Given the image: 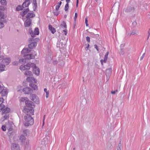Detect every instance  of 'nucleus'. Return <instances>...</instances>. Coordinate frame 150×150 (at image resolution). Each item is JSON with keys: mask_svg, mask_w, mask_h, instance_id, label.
Wrapping results in <instances>:
<instances>
[{"mask_svg": "<svg viewBox=\"0 0 150 150\" xmlns=\"http://www.w3.org/2000/svg\"><path fill=\"white\" fill-rule=\"evenodd\" d=\"M31 51V50H29L28 48H25L23 49L21 52L22 53H27L29 52H30Z\"/></svg>", "mask_w": 150, "mask_h": 150, "instance_id": "a878e982", "label": "nucleus"}, {"mask_svg": "<svg viewBox=\"0 0 150 150\" xmlns=\"http://www.w3.org/2000/svg\"><path fill=\"white\" fill-rule=\"evenodd\" d=\"M53 13H54V14L56 16H57L59 14V12L58 11H54L53 12Z\"/></svg>", "mask_w": 150, "mask_h": 150, "instance_id": "c03bdc74", "label": "nucleus"}, {"mask_svg": "<svg viewBox=\"0 0 150 150\" xmlns=\"http://www.w3.org/2000/svg\"><path fill=\"white\" fill-rule=\"evenodd\" d=\"M26 106L23 108V111L25 113H28L32 114H34V110L33 109L34 106V103L30 100H26L25 101Z\"/></svg>", "mask_w": 150, "mask_h": 150, "instance_id": "f257e3e1", "label": "nucleus"}, {"mask_svg": "<svg viewBox=\"0 0 150 150\" xmlns=\"http://www.w3.org/2000/svg\"><path fill=\"white\" fill-rule=\"evenodd\" d=\"M34 79V78L32 77H28L26 79V80L27 81H32L33 80V79Z\"/></svg>", "mask_w": 150, "mask_h": 150, "instance_id": "58836bf2", "label": "nucleus"}, {"mask_svg": "<svg viewBox=\"0 0 150 150\" xmlns=\"http://www.w3.org/2000/svg\"><path fill=\"white\" fill-rule=\"evenodd\" d=\"M25 113L26 115L24 117L25 122L24 124V126L26 127H28L30 125H33L34 123V120L31 116V115H33L34 114H32L30 113V114L28 113Z\"/></svg>", "mask_w": 150, "mask_h": 150, "instance_id": "f03ea898", "label": "nucleus"}, {"mask_svg": "<svg viewBox=\"0 0 150 150\" xmlns=\"http://www.w3.org/2000/svg\"><path fill=\"white\" fill-rule=\"evenodd\" d=\"M148 34L147 37V40L149 39V37L150 35V28L149 29L148 33Z\"/></svg>", "mask_w": 150, "mask_h": 150, "instance_id": "4d7b16f0", "label": "nucleus"}, {"mask_svg": "<svg viewBox=\"0 0 150 150\" xmlns=\"http://www.w3.org/2000/svg\"><path fill=\"white\" fill-rule=\"evenodd\" d=\"M90 34L91 35H93L94 36H95L94 38H97L99 36V35L98 34H95L92 32L90 33Z\"/></svg>", "mask_w": 150, "mask_h": 150, "instance_id": "4c0bfd02", "label": "nucleus"}, {"mask_svg": "<svg viewBox=\"0 0 150 150\" xmlns=\"http://www.w3.org/2000/svg\"><path fill=\"white\" fill-rule=\"evenodd\" d=\"M3 58V56H0V60H1Z\"/></svg>", "mask_w": 150, "mask_h": 150, "instance_id": "69168bd1", "label": "nucleus"}, {"mask_svg": "<svg viewBox=\"0 0 150 150\" xmlns=\"http://www.w3.org/2000/svg\"><path fill=\"white\" fill-rule=\"evenodd\" d=\"M1 15H1L2 16H0L1 17L0 19H4V16H5V15H4V13H2Z\"/></svg>", "mask_w": 150, "mask_h": 150, "instance_id": "864d4df0", "label": "nucleus"}, {"mask_svg": "<svg viewBox=\"0 0 150 150\" xmlns=\"http://www.w3.org/2000/svg\"><path fill=\"white\" fill-rule=\"evenodd\" d=\"M28 33L31 35L32 38H33L36 35H38L39 34V29L38 28H36L35 29L34 33L31 30H28Z\"/></svg>", "mask_w": 150, "mask_h": 150, "instance_id": "39448f33", "label": "nucleus"}, {"mask_svg": "<svg viewBox=\"0 0 150 150\" xmlns=\"http://www.w3.org/2000/svg\"><path fill=\"white\" fill-rule=\"evenodd\" d=\"M29 11V8L25 9L22 13H21V15L22 17H24L26 14L27 12Z\"/></svg>", "mask_w": 150, "mask_h": 150, "instance_id": "412c9836", "label": "nucleus"}, {"mask_svg": "<svg viewBox=\"0 0 150 150\" xmlns=\"http://www.w3.org/2000/svg\"><path fill=\"white\" fill-rule=\"evenodd\" d=\"M39 40L38 38H30L29 39V42L30 43L28 45V47L31 49L35 48L37 46V42Z\"/></svg>", "mask_w": 150, "mask_h": 150, "instance_id": "7ed1b4c3", "label": "nucleus"}, {"mask_svg": "<svg viewBox=\"0 0 150 150\" xmlns=\"http://www.w3.org/2000/svg\"><path fill=\"white\" fill-rule=\"evenodd\" d=\"M32 67L33 68V73L37 76H38L40 74L39 69L37 67L35 64L34 63L33 64Z\"/></svg>", "mask_w": 150, "mask_h": 150, "instance_id": "423d86ee", "label": "nucleus"}, {"mask_svg": "<svg viewBox=\"0 0 150 150\" xmlns=\"http://www.w3.org/2000/svg\"><path fill=\"white\" fill-rule=\"evenodd\" d=\"M49 29L52 34H54L56 32L55 29L51 25H49Z\"/></svg>", "mask_w": 150, "mask_h": 150, "instance_id": "4be33fe9", "label": "nucleus"}, {"mask_svg": "<svg viewBox=\"0 0 150 150\" xmlns=\"http://www.w3.org/2000/svg\"><path fill=\"white\" fill-rule=\"evenodd\" d=\"M88 23L87 18H85V23Z\"/></svg>", "mask_w": 150, "mask_h": 150, "instance_id": "338daca9", "label": "nucleus"}, {"mask_svg": "<svg viewBox=\"0 0 150 150\" xmlns=\"http://www.w3.org/2000/svg\"><path fill=\"white\" fill-rule=\"evenodd\" d=\"M69 7V4L68 3H67L65 6L64 10L65 11H67L68 10Z\"/></svg>", "mask_w": 150, "mask_h": 150, "instance_id": "c9c22d12", "label": "nucleus"}, {"mask_svg": "<svg viewBox=\"0 0 150 150\" xmlns=\"http://www.w3.org/2000/svg\"><path fill=\"white\" fill-rule=\"evenodd\" d=\"M32 54H26L23 55V57L26 59H34L35 58L34 56H32Z\"/></svg>", "mask_w": 150, "mask_h": 150, "instance_id": "4468645a", "label": "nucleus"}, {"mask_svg": "<svg viewBox=\"0 0 150 150\" xmlns=\"http://www.w3.org/2000/svg\"><path fill=\"white\" fill-rule=\"evenodd\" d=\"M23 133L24 134V135L25 136H27L28 134H29V130L28 129H25V130H24L23 131Z\"/></svg>", "mask_w": 150, "mask_h": 150, "instance_id": "473e14b6", "label": "nucleus"}, {"mask_svg": "<svg viewBox=\"0 0 150 150\" xmlns=\"http://www.w3.org/2000/svg\"><path fill=\"white\" fill-rule=\"evenodd\" d=\"M6 8V7H5L3 6H0V10L1 11H4Z\"/></svg>", "mask_w": 150, "mask_h": 150, "instance_id": "a19ab883", "label": "nucleus"}, {"mask_svg": "<svg viewBox=\"0 0 150 150\" xmlns=\"http://www.w3.org/2000/svg\"><path fill=\"white\" fill-rule=\"evenodd\" d=\"M0 21L1 22L3 23H6L7 22L6 19H4H4H0Z\"/></svg>", "mask_w": 150, "mask_h": 150, "instance_id": "ea45409f", "label": "nucleus"}, {"mask_svg": "<svg viewBox=\"0 0 150 150\" xmlns=\"http://www.w3.org/2000/svg\"><path fill=\"white\" fill-rule=\"evenodd\" d=\"M135 8L134 6H128L126 8H125L124 10L126 13H129L130 12H133L135 10Z\"/></svg>", "mask_w": 150, "mask_h": 150, "instance_id": "0eeeda50", "label": "nucleus"}, {"mask_svg": "<svg viewBox=\"0 0 150 150\" xmlns=\"http://www.w3.org/2000/svg\"><path fill=\"white\" fill-rule=\"evenodd\" d=\"M4 120H6L9 118V116L8 115H6L4 116Z\"/></svg>", "mask_w": 150, "mask_h": 150, "instance_id": "a18cd8bd", "label": "nucleus"}, {"mask_svg": "<svg viewBox=\"0 0 150 150\" xmlns=\"http://www.w3.org/2000/svg\"><path fill=\"white\" fill-rule=\"evenodd\" d=\"M1 129L3 131H5L6 130L5 126L3 125L1 127Z\"/></svg>", "mask_w": 150, "mask_h": 150, "instance_id": "49530a36", "label": "nucleus"}, {"mask_svg": "<svg viewBox=\"0 0 150 150\" xmlns=\"http://www.w3.org/2000/svg\"><path fill=\"white\" fill-rule=\"evenodd\" d=\"M77 17V14L76 13L75 14V16L74 18V21H76V19Z\"/></svg>", "mask_w": 150, "mask_h": 150, "instance_id": "8fccbe9b", "label": "nucleus"}, {"mask_svg": "<svg viewBox=\"0 0 150 150\" xmlns=\"http://www.w3.org/2000/svg\"><path fill=\"white\" fill-rule=\"evenodd\" d=\"M94 47L97 50V51H98L99 49H98V47L97 45L95 44L94 45Z\"/></svg>", "mask_w": 150, "mask_h": 150, "instance_id": "3c124183", "label": "nucleus"}, {"mask_svg": "<svg viewBox=\"0 0 150 150\" xmlns=\"http://www.w3.org/2000/svg\"><path fill=\"white\" fill-rule=\"evenodd\" d=\"M11 150H20V148L19 145L16 144H12L11 146Z\"/></svg>", "mask_w": 150, "mask_h": 150, "instance_id": "9d476101", "label": "nucleus"}, {"mask_svg": "<svg viewBox=\"0 0 150 150\" xmlns=\"http://www.w3.org/2000/svg\"><path fill=\"white\" fill-rule=\"evenodd\" d=\"M29 86L32 87L34 90H38V87L36 84L33 83H30L29 84Z\"/></svg>", "mask_w": 150, "mask_h": 150, "instance_id": "5701e85b", "label": "nucleus"}, {"mask_svg": "<svg viewBox=\"0 0 150 150\" xmlns=\"http://www.w3.org/2000/svg\"><path fill=\"white\" fill-rule=\"evenodd\" d=\"M5 67V64H0V68H2V69H0V72H2L4 70V68Z\"/></svg>", "mask_w": 150, "mask_h": 150, "instance_id": "c756f323", "label": "nucleus"}, {"mask_svg": "<svg viewBox=\"0 0 150 150\" xmlns=\"http://www.w3.org/2000/svg\"><path fill=\"white\" fill-rule=\"evenodd\" d=\"M86 47L85 49L86 50H88V48L89 46V45L88 44H86Z\"/></svg>", "mask_w": 150, "mask_h": 150, "instance_id": "603ef678", "label": "nucleus"}, {"mask_svg": "<svg viewBox=\"0 0 150 150\" xmlns=\"http://www.w3.org/2000/svg\"><path fill=\"white\" fill-rule=\"evenodd\" d=\"M26 60L24 58V59H20L19 60V62L20 63L22 64L25 63L26 62Z\"/></svg>", "mask_w": 150, "mask_h": 150, "instance_id": "7c9ffc66", "label": "nucleus"}, {"mask_svg": "<svg viewBox=\"0 0 150 150\" xmlns=\"http://www.w3.org/2000/svg\"><path fill=\"white\" fill-rule=\"evenodd\" d=\"M7 94L8 92L6 89H4V88H3V90L1 91V93H0V94L2 96H5L7 95Z\"/></svg>", "mask_w": 150, "mask_h": 150, "instance_id": "aec40b11", "label": "nucleus"}, {"mask_svg": "<svg viewBox=\"0 0 150 150\" xmlns=\"http://www.w3.org/2000/svg\"><path fill=\"white\" fill-rule=\"evenodd\" d=\"M123 50V49H122V48H121V50L119 52V54H120L123 55L124 54V52Z\"/></svg>", "mask_w": 150, "mask_h": 150, "instance_id": "79ce46f5", "label": "nucleus"}, {"mask_svg": "<svg viewBox=\"0 0 150 150\" xmlns=\"http://www.w3.org/2000/svg\"><path fill=\"white\" fill-rule=\"evenodd\" d=\"M3 101L4 99L3 98H0V112L1 111L2 109L5 107V105L2 104Z\"/></svg>", "mask_w": 150, "mask_h": 150, "instance_id": "a211bd4d", "label": "nucleus"}, {"mask_svg": "<svg viewBox=\"0 0 150 150\" xmlns=\"http://www.w3.org/2000/svg\"><path fill=\"white\" fill-rule=\"evenodd\" d=\"M33 64L32 63H29L26 65H22L20 66L19 69L22 70H29L30 67H32Z\"/></svg>", "mask_w": 150, "mask_h": 150, "instance_id": "20e7f679", "label": "nucleus"}, {"mask_svg": "<svg viewBox=\"0 0 150 150\" xmlns=\"http://www.w3.org/2000/svg\"><path fill=\"white\" fill-rule=\"evenodd\" d=\"M4 26V25L3 23L0 21V29L1 28Z\"/></svg>", "mask_w": 150, "mask_h": 150, "instance_id": "de8ad7c7", "label": "nucleus"}, {"mask_svg": "<svg viewBox=\"0 0 150 150\" xmlns=\"http://www.w3.org/2000/svg\"><path fill=\"white\" fill-rule=\"evenodd\" d=\"M125 45L124 44H121L120 46V47H123L125 46Z\"/></svg>", "mask_w": 150, "mask_h": 150, "instance_id": "680f3d73", "label": "nucleus"}, {"mask_svg": "<svg viewBox=\"0 0 150 150\" xmlns=\"http://www.w3.org/2000/svg\"><path fill=\"white\" fill-rule=\"evenodd\" d=\"M111 93L112 94H115L116 93L115 91H112L111 92Z\"/></svg>", "mask_w": 150, "mask_h": 150, "instance_id": "0e129e2a", "label": "nucleus"}, {"mask_svg": "<svg viewBox=\"0 0 150 150\" xmlns=\"http://www.w3.org/2000/svg\"><path fill=\"white\" fill-rule=\"evenodd\" d=\"M63 31L64 32V34L65 35H66L67 33V30L65 29L63 30Z\"/></svg>", "mask_w": 150, "mask_h": 150, "instance_id": "052dcab7", "label": "nucleus"}, {"mask_svg": "<svg viewBox=\"0 0 150 150\" xmlns=\"http://www.w3.org/2000/svg\"><path fill=\"white\" fill-rule=\"evenodd\" d=\"M23 8L22 6H21V5H18L16 8V10L17 11L21 10H23Z\"/></svg>", "mask_w": 150, "mask_h": 150, "instance_id": "2f4dec72", "label": "nucleus"}, {"mask_svg": "<svg viewBox=\"0 0 150 150\" xmlns=\"http://www.w3.org/2000/svg\"><path fill=\"white\" fill-rule=\"evenodd\" d=\"M32 74V72H31V71H25V72L24 73V75L26 76H30Z\"/></svg>", "mask_w": 150, "mask_h": 150, "instance_id": "c85d7f7f", "label": "nucleus"}, {"mask_svg": "<svg viewBox=\"0 0 150 150\" xmlns=\"http://www.w3.org/2000/svg\"><path fill=\"white\" fill-rule=\"evenodd\" d=\"M33 7L34 8V7H35V8H33V10L34 11H35L37 7V3L36 0H33Z\"/></svg>", "mask_w": 150, "mask_h": 150, "instance_id": "b1692460", "label": "nucleus"}, {"mask_svg": "<svg viewBox=\"0 0 150 150\" xmlns=\"http://www.w3.org/2000/svg\"><path fill=\"white\" fill-rule=\"evenodd\" d=\"M1 3L2 5H6L7 4V2L6 0H1Z\"/></svg>", "mask_w": 150, "mask_h": 150, "instance_id": "e433bc0d", "label": "nucleus"}, {"mask_svg": "<svg viewBox=\"0 0 150 150\" xmlns=\"http://www.w3.org/2000/svg\"><path fill=\"white\" fill-rule=\"evenodd\" d=\"M112 71L111 68H109L107 69L106 70V75L107 78H108V79H109L110 76L111 74Z\"/></svg>", "mask_w": 150, "mask_h": 150, "instance_id": "2eb2a0df", "label": "nucleus"}, {"mask_svg": "<svg viewBox=\"0 0 150 150\" xmlns=\"http://www.w3.org/2000/svg\"><path fill=\"white\" fill-rule=\"evenodd\" d=\"M27 99V98H21V100L22 102H24L25 101H26L27 100H26V99Z\"/></svg>", "mask_w": 150, "mask_h": 150, "instance_id": "37998d69", "label": "nucleus"}, {"mask_svg": "<svg viewBox=\"0 0 150 150\" xmlns=\"http://www.w3.org/2000/svg\"><path fill=\"white\" fill-rule=\"evenodd\" d=\"M10 109L9 108L6 107L5 106L2 109V114H5L7 113H9L10 111Z\"/></svg>", "mask_w": 150, "mask_h": 150, "instance_id": "ddd939ff", "label": "nucleus"}, {"mask_svg": "<svg viewBox=\"0 0 150 150\" xmlns=\"http://www.w3.org/2000/svg\"><path fill=\"white\" fill-rule=\"evenodd\" d=\"M21 86H18L17 87V90L18 92L19 91L21 90Z\"/></svg>", "mask_w": 150, "mask_h": 150, "instance_id": "09e8293b", "label": "nucleus"}, {"mask_svg": "<svg viewBox=\"0 0 150 150\" xmlns=\"http://www.w3.org/2000/svg\"><path fill=\"white\" fill-rule=\"evenodd\" d=\"M32 23V20L30 18H27L25 22L24 25L25 27L30 26Z\"/></svg>", "mask_w": 150, "mask_h": 150, "instance_id": "f8f14e48", "label": "nucleus"}, {"mask_svg": "<svg viewBox=\"0 0 150 150\" xmlns=\"http://www.w3.org/2000/svg\"><path fill=\"white\" fill-rule=\"evenodd\" d=\"M58 63V62L57 61L55 60L53 61V64L54 65H55L57 64Z\"/></svg>", "mask_w": 150, "mask_h": 150, "instance_id": "bf43d9fd", "label": "nucleus"}, {"mask_svg": "<svg viewBox=\"0 0 150 150\" xmlns=\"http://www.w3.org/2000/svg\"><path fill=\"white\" fill-rule=\"evenodd\" d=\"M23 91L26 94H29L33 92V90L30 87H26L24 88Z\"/></svg>", "mask_w": 150, "mask_h": 150, "instance_id": "1a4fd4ad", "label": "nucleus"}, {"mask_svg": "<svg viewBox=\"0 0 150 150\" xmlns=\"http://www.w3.org/2000/svg\"><path fill=\"white\" fill-rule=\"evenodd\" d=\"M35 16V15L33 13H28L26 16V18H32Z\"/></svg>", "mask_w": 150, "mask_h": 150, "instance_id": "6ab92c4d", "label": "nucleus"}, {"mask_svg": "<svg viewBox=\"0 0 150 150\" xmlns=\"http://www.w3.org/2000/svg\"><path fill=\"white\" fill-rule=\"evenodd\" d=\"M44 91L46 93V98H47L49 97V92L48 91H47V89L46 88H45L44 89Z\"/></svg>", "mask_w": 150, "mask_h": 150, "instance_id": "72a5a7b5", "label": "nucleus"}, {"mask_svg": "<svg viewBox=\"0 0 150 150\" xmlns=\"http://www.w3.org/2000/svg\"><path fill=\"white\" fill-rule=\"evenodd\" d=\"M145 53H144L143 54V55H142V56L141 57V58H140V60H142V59H143V58L144 57V56H145Z\"/></svg>", "mask_w": 150, "mask_h": 150, "instance_id": "6e6d98bb", "label": "nucleus"}, {"mask_svg": "<svg viewBox=\"0 0 150 150\" xmlns=\"http://www.w3.org/2000/svg\"><path fill=\"white\" fill-rule=\"evenodd\" d=\"M109 54V52H107L106 53V54L104 56V57L103 59H101L100 60V62L101 64L102 65H103V62H104V63H106V62L107 60L108 59V55Z\"/></svg>", "mask_w": 150, "mask_h": 150, "instance_id": "dca6fc26", "label": "nucleus"}, {"mask_svg": "<svg viewBox=\"0 0 150 150\" xmlns=\"http://www.w3.org/2000/svg\"><path fill=\"white\" fill-rule=\"evenodd\" d=\"M70 1V0H66V2L67 3H68Z\"/></svg>", "mask_w": 150, "mask_h": 150, "instance_id": "774afa93", "label": "nucleus"}, {"mask_svg": "<svg viewBox=\"0 0 150 150\" xmlns=\"http://www.w3.org/2000/svg\"><path fill=\"white\" fill-rule=\"evenodd\" d=\"M121 146H122V143L120 141L118 144V146L117 147V150H121Z\"/></svg>", "mask_w": 150, "mask_h": 150, "instance_id": "f704fd0d", "label": "nucleus"}, {"mask_svg": "<svg viewBox=\"0 0 150 150\" xmlns=\"http://www.w3.org/2000/svg\"><path fill=\"white\" fill-rule=\"evenodd\" d=\"M62 3V2L61 1L59 2L57 4L56 6V8H55L56 11H58Z\"/></svg>", "mask_w": 150, "mask_h": 150, "instance_id": "cd10ccee", "label": "nucleus"}, {"mask_svg": "<svg viewBox=\"0 0 150 150\" xmlns=\"http://www.w3.org/2000/svg\"><path fill=\"white\" fill-rule=\"evenodd\" d=\"M45 115L44 116V117H43V125H44V120H45Z\"/></svg>", "mask_w": 150, "mask_h": 150, "instance_id": "e2e57ef3", "label": "nucleus"}, {"mask_svg": "<svg viewBox=\"0 0 150 150\" xmlns=\"http://www.w3.org/2000/svg\"><path fill=\"white\" fill-rule=\"evenodd\" d=\"M31 0H25L22 5L23 8H24L28 6L30 4V1H32Z\"/></svg>", "mask_w": 150, "mask_h": 150, "instance_id": "9b49d317", "label": "nucleus"}, {"mask_svg": "<svg viewBox=\"0 0 150 150\" xmlns=\"http://www.w3.org/2000/svg\"><path fill=\"white\" fill-rule=\"evenodd\" d=\"M86 40L88 41V42H90V38L89 37L87 36L86 37Z\"/></svg>", "mask_w": 150, "mask_h": 150, "instance_id": "5fc2aeb1", "label": "nucleus"}, {"mask_svg": "<svg viewBox=\"0 0 150 150\" xmlns=\"http://www.w3.org/2000/svg\"><path fill=\"white\" fill-rule=\"evenodd\" d=\"M30 99L34 102L35 103L38 104L39 103L38 99L37 97L35 94H31L30 97Z\"/></svg>", "mask_w": 150, "mask_h": 150, "instance_id": "6e6552de", "label": "nucleus"}, {"mask_svg": "<svg viewBox=\"0 0 150 150\" xmlns=\"http://www.w3.org/2000/svg\"><path fill=\"white\" fill-rule=\"evenodd\" d=\"M135 34H136V32L135 31H133L132 33L130 34V35H135Z\"/></svg>", "mask_w": 150, "mask_h": 150, "instance_id": "13d9d810", "label": "nucleus"}, {"mask_svg": "<svg viewBox=\"0 0 150 150\" xmlns=\"http://www.w3.org/2000/svg\"><path fill=\"white\" fill-rule=\"evenodd\" d=\"M11 62L10 58H5L2 60V62L5 64V65H8Z\"/></svg>", "mask_w": 150, "mask_h": 150, "instance_id": "f3484780", "label": "nucleus"}, {"mask_svg": "<svg viewBox=\"0 0 150 150\" xmlns=\"http://www.w3.org/2000/svg\"><path fill=\"white\" fill-rule=\"evenodd\" d=\"M19 139L22 143H24L25 140V137L24 135H22L20 136Z\"/></svg>", "mask_w": 150, "mask_h": 150, "instance_id": "393cba45", "label": "nucleus"}, {"mask_svg": "<svg viewBox=\"0 0 150 150\" xmlns=\"http://www.w3.org/2000/svg\"><path fill=\"white\" fill-rule=\"evenodd\" d=\"M60 26L62 28H66L67 27V26L65 22L64 21H63L62 24H60Z\"/></svg>", "mask_w": 150, "mask_h": 150, "instance_id": "bb28decb", "label": "nucleus"}]
</instances>
